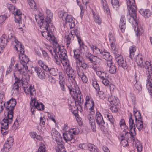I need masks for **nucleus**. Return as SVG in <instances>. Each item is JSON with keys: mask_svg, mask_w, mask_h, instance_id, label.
I'll return each mask as SVG.
<instances>
[{"mask_svg": "<svg viewBox=\"0 0 152 152\" xmlns=\"http://www.w3.org/2000/svg\"><path fill=\"white\" fill-rule=\"evenodd\" d=\"M20 85L21 91H23L26 94L30 93L31 99L30 102L31 106L39 110H43L44 109V105L42 103H39L35 98H33L32 97L34 95V94L35 93V89L34 86L32 85H29L26 78L22 79L21 80H20Z\"/></svg>", "mask_w": 152, "mask_h": 152, "instance_id": "f257e3e1", "label": "nucleus"}, {"mask_svg": "<svg viewBox=\"0 0 152 152\" xmlns=\"http://www.w3.org/2000/svg\"><path fill=\"white\" fill-rule=\"evenodd\" d=\"M127 8L129 13V15H127L129 21L130 22L131 18H133L135 21L137 26L135 25L134 30L136 32V34L137 36L140 35L144 31L142 27L138 26V23L139 22V19L137 16L136 10L137 8L136 6L134 4L135 3V0H128L127 1Z\"/></svg>", "mask_w": 152, "mask_h": 152, "instance_id": "f03ea898", "label": "nucleus"}, {"mask_svg": "<svg viewBox=\"0 0 152 152\" xmlns=\"http://www.w3.org/2000/svg\"><path fill=\"white\" fill-rule=\"evenodd\" d=\"M20 79L21 76L22 78L23 77V75L25 77L28 75L27 72V70L28 69V67L27 66V63L28 61V58L26 55L24 54V47L23 45H22L21 43L20 42ZM25 78V77L24 79Z\"/></svg>", "mask_w": 152, "mask_h": 152, "instance_id": "7ed1b4c3", "label": "nucleus"}, {"mask_svg": "<svg viewBox=\"0 0 152 152\" xmlns=\"http://www.w3.org/2000/svg\"><path fill=\"white\" fill-rule=\"evenodd\" d=\"M16 102L15 99L12 98L9 100L7 101L6 103H4L3 105H5V110L4 114L6 113H8L10 115L12 116V114L13 115V111L14 108L16 105Z\"/></svg>", "mask_w": 152, "mask_h": 152, "instance_id": "20e7f679", "label": "nucleus"}, {"mask_svg": "<svg viewBox=\"0 0 152 152\" xmlns=\"http://www.w3.org/2000/svg\"><path fill=\"white\" fill-rule=\"evenodd\" d=\"M76 128L70 129L67 133L63 134V138L66 142L72 140L75 135L78 134Z\"/></svg>", "mask_w": 152, "mask_h": 152, "instance_id": "39448f33", "label": "nucleus"}, {"mask_svg": "<svg viewBox=\"0 0 152 152\" xmlns=\"http://www.w3.org/2000/svg\"><path fill=\"white\" fill-rule=\"evenodd\" d=\"M8 34V38L7 39V41H8V42H9L12 39L13 48L14 50L17 51L19 56V53L18 52V48L19 47V41L17 39H16L15 36H13V33H10Z\"/></svg>", "mask_w": 152, "mask_h": 152, "instance_id": "423d86ee", "label": "nucleus"}, {"mask_svg": "<svg viewBox=\"0 0 152 152\" xmlns=\"http://www.w3.org/2000/svg\"><path fill=\"white\" fill-rule=\"evenodd\" d=\"M18 64L17 63L15 64V68L14 70V74L15 80H16L15 82L13 85L12 90L18 92L19 90V78L17 77V75L18 74L19 69L18 67Z\"/></svg>", "mask_w": 152, "mask_h": 152, "instance_id": "0eeeda50", "label": "nucleus"}, {"mask_svg": "<svg viewBox=\"0 0 152 152\" xmlns=\"http://www.w3.org/2000/svg\"><path fill=\"white\" fill-rule=\"evenodd\" d=\"M65 63L66 75L68 76V77L75 80V76L74 71L70 66L69 63V61H67V62H65Z\"/></svg>", "mask_w": 152, "mask_h": 152, "instance_id": "6e6552de", "label": "nucleus"}, {"mask_svg": "<svg viewBox=\"0 0 152 152\" xmlns=\"http://www.w3.org/2000/svg\"><path fill=\"white\" fill-rule=\"evenodd\" d=\"M115 60L118 65L124 69H127L129 66V64H127L126 60H124L122 56L121 55L118 54L116 56Z\"/></svg>", "mask_w": 152, "mask_h": 152, "instance_id": "1a4fd4ad", "label": "nucleus"}, {"mask_svg": "<svg viewBox=\"0 0 152 152\" xmlns=\"http://www.w3.org/2000/svg\"><path fill=\"white\" fill-rule=\"evenodd\" d=\"M40 22L38 23L39 24L40 28H45L46 30V31H48L51 29V26L50 27V24H51L50 22L51 21H49L46 20V18L45 20L42 18L41 17L40 18Z\"/></svg>", "mask_w": 152, "mask_h": 152, "instance_id": "9d476101", "label": "nucleus"}, {"mask_svg": "<svg viewBox=\"0 0 152 152\" xmlns=\"http://www.w3.org/2000/svg\"><path fill=\"white\" fill-rule=\"evenodd\" d=\"M58 53L59 55L60 58L61 60L65 62H67V61H69L68 60V57L66 54V51L64 48V47L63 46L61 47V48L58 50Z\"/></svg>", "mask_w": 152, "mask_h": 152, "instance_id": "9b49d317", "label": "nucleus"}, {"mask_svg": "<svg viewBox=\"0 0 152 152\" xmlns=\"http://www.w3.org/2000/svg\"><path fill=\"white\" fill-rule=\"evenodd\" d=\"M95 118L97 124L101 127V129L103 128V127H104V125L105 124V122L101 113L98 111L97 112Z\"/></svg>", "mask_w": 152, "mask_h": 152, "instance_id": "f8f14e48", "label": "nucleus"}, {"mask_svg": "<svg viewBox=\"0 0 152 152\" xmlns=\"http://www.w3.org/2000/svg\"><path fill=\"white\" fill-rule=\"evenodd\" d=\"M7 114V116L5 117V118H4L2 121L1 124L2 125H4V126L7 127H8L9 124H10L12 121V118L13 117V115L12 114V116L10 115L8 113H6L5 114H4L5 115H6V114Z\"/></svg>", "mask_w": 152, "mask_h": 152, "instance_id": "ddd939ff", "label": "nucleus"}, {"mask_svg": "<svg viewBox=\"0 0 152 152\" xmlns=\"http://www.w3.org/2000/svg\"><path fill=\"white\" fill-rule=\"evenodd\" d=\"M64 18V21L65 20L66 23H69V25L70 28H73L75 26V19L73 18L72 16L70 15H68L67 13L66 15L65 16Z\"/></svg>", "mask_w": 152, "mask_h": 152, "instance_id": "4468645a", "label": "nucleus"}, {"mask_svg": "<svg viewBox=\"0 0 152 152\" xmlns=\"http://www.w3.org/2000/svg\"><path fill=\"white\" fill-rule=\"evenodd\" d=\"M34 71L37 73L38 76L40 79L43 80L45 78L46 75L45 71L40 67H35L34 68Z\"/></svg>", "mask_w": 152, "mask_h": 152, "instance_id": "2eb2a0df", "label": "nucleus"}, {"mask_svg": "<svg viewBox=\"0 0 152 152\" xmlns=\"http://www.w3.org/2000/svg\"><path fill=\"white\" fill-rule=\"evenodd\" d=\"M54 27L52 25L51 26V29L50 31H47V36L46 39L48 40L51 42L55 40V37L53 34V31H54Z\"/></svg>", "mask_w": 152, "mask_h": 152, "instance_id": "dca6fc26", "label": "nucleus"}, {"mask_svg": "<svg viewBox=\"0 0 152 152\" xmlns=\"http://www.w3.org/2000/svg\"><path fill=\"white\" fill-rule=\"evenodd\" d=\"M108 36L109 41L110 43H111L110 46L113 53L114 54H116L117 53V50L115 48L114 44L113 43V41H115V39L113 36L112 33L110 32Z\"/></svg>", "mask_w": 152, "mask_h": 152, "instance_id": "f3484780", "label": "nucleus"}, {"mask_svg": "<svg viewBox=\"0 0 152 152\" xmlns=\"http://www.w3.org/2000/svg\"><path fill=\"white\" fill-rule=\"evenodd\" d=\"M105 50H101V53L100 54H99V56L101 57L102 58L106 60H111L112 57L110 55V53L108 52H105Z\"/></svg>", "mask_w": 152, "mask_h": 152, "instance_id": "a211bd4d", "label": "nucleus"}, {"mask_svg": "<svg viewBox=\"0 0 152 152\" xmlns=\"http://www.w3.org/2000/svg\"><path fill=\"white\" fill-rule=\"evenodd\" d=\"M139 12L140 14L145 18H148L151 15V11L148 9H140Z\"/></svg>", "mask_w": 152, "mask_h": 152, "instance_id": "6ab92c4d", "label": "nucleus"}, {"mask_svg": "<svg viewBox=\"0 0 152 152\" xmlns=\"http://www.w3.org/2000/svg\"><path fill=\"white\" fill-rule=\"evenodd\" d=\"M119 25L121 31L123 33L124 32L126 28V20L124 15H122L121 16Z\"/></svg>", "mask_w": 152, "mask_h": 152, "instance_id": "aec40b11", "label": "nucleus"}, {"mask_svg": "<svg viewBox=\"0 0 152 152\" xmlns=\"http://www.w3.org/2000/svg\"><path fill=\"white\" fill-rule=\"evenodd\" d=\"M76 62L77 66L79 65L83 69H86L88 66L83 57L76 61Z\"/></svg>", "mask_w": 152, "mask_h": 152, "instance_id": "412c9836", "label": "nucleus"}, {"mask_svg": "<svg viewBox=\"0 0 152 152\" xmlns=\"http://www.w3.org/2000/svg\"><path fill=\"white\" fill-rule=\"evenodd\" d=\"M51 133L53 138L55 140H57L61 138L59 132L54 128H52L51 130Z\"/></svg>", "mask_w": 152, "mask_h": 152, "instance_id": "4be33fe9", "label": "nucleus"}, {"mask_svg": "<svg viewBox=\"0 0 152 152\" xmlns=\"http://www.w3.org/2000/svg\"><path fill=\"white\" fill-rule=\"evenodd\" d=\"M66 41V46L67 47L69 46L70 44L74 40V36L70 32L68 35L65 36Z\"/></svg>", "mask_w": 152, "mask_h": 152, "instance_id": "5701e85b", "label": "nucleus"}, {"mask_svg": "<svg viewBox=\"0 0 152 152\" xmlns=\"http://www.w3.org/2000/svg\"><path fill=\"white\" fill-rule=\"evenodd\" d=\"M74 56L73 57L76 61L82 58L83 56L80 55L81 52L79 49H75L73 50Z\"/></svg>", "mask_w": 152, "mask_h": 152, "instance_id": "b1692460", "label": "nucleus"}, {"mask_svg": "<svg viewBox=\"0 0 152 152\" xmlns=\"http://www.w3.org/2000/svg\"><path fill=\"white\" fill-rule=\"evenodd\" d=\"M7 37L5 34H3L0 38V45L5 48L7 42H8L6 38Z\"/></svg>", "mask_w": 152, "mask_h": 152, "instance_id": "393cba45", "label": "nucleus"}, {"mask_svg": "<svg viewBox=\"0 0 152 152\" xmlns=\"http://www.w3.org/2000/svg\"><path fill=\"white\" fill-rule=\"evenodd\" d=\"M70 32L72 34H73V36H76L78 41L79 42L80 41L81 36L80 31L78 30V28H74L73 30L71 31Z\"/></svg>", "mask_w": 152, "mask_h": 152, "instance_id": "a878e982", "label": "nucleus"}, {"mask_svg": "<svg viewBox=\"0 0 152 152\" xmlns=\"http://www.w3.org/2000/svg\"><path fill=\"white\" fill-rule=\"evenodd\" d=\"M110 97L108 98V100L110 102L111 104L113 105H118L119 103V100L117 97H113V100H112Z\"/></svg>", "mask_w": 152, "mask_h": 152, "instance_id": "bb28decb", "label": "nucleus"}, {"mask_svg": "<svg viewBox=\"0 0 152 152\" xmlns=\"http://www.w3.org/2000/svg\"><path fill=\"white\" fill-rule=\"evenodd\" d=\"M78 76L80 77L82 81L84 83H86L88 81V79L86 76L85 75L83 71L78 73Z\"/></svg>", "mask_w": 152, "mask_h": 152, "instance_id": "cd10ccee", "label": "nucleus"}, {"mask_svg": "<svg viewBox=\"0 0 152 152\" xmlns=\"http://www.w3.org/2000/svg\"><path fill=\"white\" fill-rule=\"evenodd\" d=\"M92 12L93 13L94 21L96 23H98L99 25L101 24L102 21L100 18V17L99 15L98 14L96 13L93 11H92Z\"/></svg>", "mask_w": 152, "mask_h": 152, "instance_id": "c85d7f7f", "label": "nucleus"}, {"mask_svg": "<svg viewBox=\"0 0 152 152\" xmlns=\"http://www.w3.org/2000/svg\"><path fill=\"white\" fill-rule=\"evenodd\" d=\"M12 13L15 16L14 21L15 22L19 24V13L18 10L16 9L15 11L12 12Z\"/></svg>", "mask_w": 152, "mask_h": 152, "instance_id": "c756f323", "label": "nucleus"}, {"mask_svg": "<svg viewBox=\"0 0 152 152\" xmlns=\"http://www.w3.org/2000/svg\"><path fill=\"white\" fill-rule=\"evenodd\" d=\"M46 13L47 15V16L45 18H46V20L49 21H51V19L52 18L53 16V13L49 10H46Z\"/></svg>", "mask_w": 152, "mask_h": 152, "instance_id": "7c9ffc66", "label": "nucleus"}, {"mask_svg": "<svg viewBox=\"0 0 152 152\" xmlns=\"http://www.w3.org/2000/svg\"><path fill=\"white\" fill-rule=\"evenodd\" d=\"M135 143L137 150V152H141L142 151V145L141 142L137 140L136 141H135Z\"/></svg>", "mask_w": 152, "mask_h": 152, "instance_id": "2f4dec72", "label": "nucleus"}, {"mask_svg": "<svg viewBox=\"0 0 152 152\" xmlns=\"http://www.w3.org/2000/svg\"><path fill=\"white\" fill-rule=\"evenodd\" d=\"M89 121L91 127L92 129L93 132H95L96 131V126L94 119L90 120Z\"/></svg>", "mask_w": 152, "mask_h": 152, "instance_id": "473e14b6", "label": "nucleus"}, {"mask_svg": "<svg viewBox=\"0 0 152 152\" xmlns=\"http://www.w3.org/2000/svg\"><path fill=\"white\" fill-rule=\"evenodd\" d=\"M136 47L135 46H131L129 48L130 55L129 57L131 59L133 58L134 53L136 51Z\"/></svg>", "mask_w": 152, "mask_h": 152, "instance_id": "72a5a7b5", "label": "nucleus"}, {"mask_svg": "<svg viewBox=\"0 0 152 152\" xmlns=\"http://www.w3.org/2000/svg\"><path fill=\"white\" fill-rule=\"evenodd\" d=\"M111 3L113 8L116 10L119 7L118 0H111Z\"/></svg>", "mask_w": 152, "mask_h": 152, "instance_id": "f704fd0d", "label": "nucleus"}, {"mask_svg": "<svg viewBox=\"0 0 152 152\" xmlns=\"http://www.w3.org/2000/svg\"><path fill=\"white\" fill-rule=\"evenodd\" d=\"M52 42L53 43V44L54 48L53 50L54 52L56 51V50L59 49L61 48V47L63 46L60 45L58 43L57 41H56L55 40Z\"/></svg>", "mask_w": 152, "mask_h": 152, "instance_id": "c9c22d12", "label": "nucleus"}, {"mask_svg": "<svg viewBox=\"0 0 152 152\" xmlns=\"http://www.w3.org/2000/svg\"><path fill=\"white\" fill-rule=\"evenodd\" d=\"M73 96H72V97L74 99H75L76 98H77V97H82L81 95V92L80 91V89L78 90V91H75Z\"/></svg>", "mask_w": 152, "mask_h": 152, "instance_id": "e433bc0d", "label": "nucleus"}, {"mask_svg": "<svg viewBox=\"0 0 152 152\" xmlns=\"http://www.w3.org/2000/svg\"><path fill=\"white\" fill-rule=\"evenodd\" d=\"M29 4L31 8L34 10H36L37 9V7L36 3L34 0H30L29 2Z\"/></svg>", "mask_w": 152, "mask_h": 152, "instance_id": "4c0bfd02", "label": "nucleus"}, {"mask_svg": "<svg viewBox=\"0 0 152 152\" xmlns=\"http://www.w3.org/2000/svg\"><path fill=\"white\" fill-rule=\"evenodd\" d=\"M106 115L107 118V119L110 122L111 124L113 125V126L114 127V122L115 120L113 116L111 114H106Z\"/></svg>", "mask_w": 152, "mask_h": 152, "instance_id": "58836bf2", "label": "nucleus"}, {"mask_svg": "<svg viewBox=\"0 0 152 152\" xmlns=\"http://www.w3.org/2000/svg\"><path fill=\"white\" fill-rule=\"evenodd\" d=\"M132 115L131 114V116L129 119V128H130V129H132L134 126H135V124L134 122V120L132 117Z\"/></svg>", "mask_w": 152, "mask_h": 152, "instance_id": "ea45409f", "label": "nucleus"}, {"mask_svg": "<svg viewBox=\"0 0 152 152\" xmlns=\"http://www.w3.org/2000/svg\"><path fill=\"white\" fill-rule=\"evenodd\" d=\"M64 142L59 146H58L57 147L58 149H56V152H66L65 149H64Z\"/></svg>", "mask_w": 152, "mask_h": 152, "instance_id": "a19ab883", "label": "nucleus"}, {"mask_svg": "<svg viewBox=\"0 0 152 152\" xmlns=\"http://www.w3.org/2000/svg\"><path fill=\"white\" fill-rule=\"evenodd\" d=\"M67 12H64V11L62 10L59 11L58 13V15L59 17L62 19V20H64V19L65 18V16L66 15Z\"/></svg>", "mask_w": 152, "mask_h": 152, "instance_id": "79ce46f5", "label": "nucleus"}, {"mask_svg": "<svg viewBox=\"0 0 152 152\" xmlns=\"http://www.w3.org/2000/svg\"><path fill=\"white\" fill-rule=\"evenodd\" d=\"M18 118H17L16 119L15 121L14 122L13 124V125L12 129V130H13L14 131H15L17 129L18 127L19 123H18Z\"/></svg>", "mask_w": 152, "mask_h": 152, "instance_id": "37998d69", "label": "nucleus"}, {"mask_svg": "<svg viewBox=\"0 0 152 152\" xmlns=\"http://www.w3.org/2000/svg\"><path fill=\"white\" fill-rule=\"evenodd\" d=\"M91 106L89 108L90 110V114L93 115L94 113V103L93 99H91Z\"/></svg>", "mask_w": 152, "mask_h": 152, "instance_id": "c03bdc74", "label": "nucleus"}, {"mask_svg": "<svg viewBox=\"0 0 152 152\" xmlns=\"http://www.w3.org/2000/svg\"><path fill=\"white\" fill-rule=\"evenodd\" d=\"M109 67L110 68L109 71L110 73L111 74H114L116 72L117 68L114 65H112Z\"/></svg>", "mask_w": 152, "mask_h": 152, "instance_id": "a18cd8bd", "label": "nucleus"}, {"mask_svg": "<svg viewBox=\"0 0 152 152\" xmlns=\"http://www.w3.org/2000/svg\"><path fill=\"white\" fill-rule=\"evenodd\" d=\"M96 73L101 79L106 77V74L104 72H102L101 71H98L96 72Z\"/></svg>", "mask_w": 152, "mask_h": 152, "instance_id": "49530a36", "label": "nucleus"}, {"mask_svg": "<svg viewBox=\"0 0 152 152\" xmlns=\"http://www.w3.org/2000/svg\"><path fill=\"white\" fill-rule=\"evenodd\" d=\"M13 145L10 144L9 143L5 142L4 147L5 148V152H9L10 151V149L11 148L12 146Z\"/></svg>", "mask_w": 152, "mask_h": 152, "instance_id": "de8ad7c7", "label": "nucleus"}, {"mask_svg": "<svg viewBox=\"0 0 152 152\" xmlns=\"http://www.w3.org/2000/svg\"><path fill=\"white\" fill-rule=\"evenodd\" d=\"M117 105L109 106L110 109L113 113H116L118 111V108L117 107Z\"/></svg>", "mask_w": 152, "mask_h": 152, "instance_id": "09e8293b", "label": "nucleus"}, {"mask_svg": "<svg viewBox=\"0 0 152 152\" xmlns=\"http://www.w3.org/2000/svg\"><path fill=\"white\" fill-rule=\"evenodd\" d=\"M67 87L69 90L70 94L71 95L72 97V96H73V95H74L75 92V90L74 89V87H72L71 85L67 86Z\"/></svg>", "mask_w": 152, "mask_h": 152, "instance_id": "8fccbe9b", "label": "nucleus"}, {"mask_svg": "<svg viewBox=\"0 0 152 152\" xmlns=\"http://www.w3.org/2000/svg\"><path fill=\"white\" fill-rule=\"evenodd\" d=\"M6 5L7 8L9 9L10 11H11L12 12L15 11H14L16 10L15 6H13L12 4H9L7 3Z\"/></svg>", "mask_w": 152, "mask_h": 152, "instance_id": "3c124183", "label": "nucleus"}, {"mask_svg": "<svg viewBox=\"0 0 152 152\" xmlns=\"http://www.w3.org/2000/svg\"><path fill=\"white\" fill-rule=\"evenodd\" d=\"M20 21L21 22L20 24V31H21L23 34L24 35L23 33H24V31H26L22 28V27H24L25 26L24 21L23 20V22L22 21Z\"/></svg>", "mask_w": 152, "mask_h": 152, "instance_id": "603ef678", "label": "nucleus"}, {"mask_svg": "<svg viewBox=\"0 0 152 152\" xmlns=\"http://www.w3.org/2000/svg\"><path fill=\"white\" fill-rule=\"evenodd\" d=\"M91 99H93L91 97H90V96H87L86 97V102L85 104L84 105V108L85 109H87V104H90V102H91Z\"/></svg>", "mask_w": 152, "mask_h": 152, "instance_id": "864d4df0", "label": "nucleus"}, {"mask_svg": "<svg viewBox=\"0 0 152 152\" xmlns=\"http://www.w3.org/2000/svg\"><path fill=\"white\" fill-rule=\"evenodd\" d=\"M134 115L135 121L138 120H142V117L140 112H138L137 113L134 114Z\"/></svg>", "mask_w": 152, "mask_h": 152, "instance_id": "5fc2aeb1", "label": "nucleus"}, {"mask_svg": "<svg viewBox=\"0 0 152 152\" xmlns=\"http://www.w3.org/2000/svg\"><path fill=\"white\" fill-rule=\"evenodd\" d=\"M94 56V55L91 54L90 53H88L86 54V57H87V58L92 63V60H93Z\"/></svg>", "mask_w": 152, "mask_h": 152, "instance_id": "6e6d98bb", "label": "nucleus"}, {"mask_svg": "<svg viewBox=\"0 0 152 152\" xmlns=\"http://www.w3.org/2000/svg\"><path fill=\"white\" fill-rule=\"evenodd\" d=\"M78 43L80 45V49L81 51L82 50V49H84L85 48V47L86 48H87V46L85 45L84 44V43L83 42H82V40L81 39V38H80V41L79 42H78Z\"/></svg>", "mask_w": 152, "mask_h": 152, "instance_id": "4d7b16f0", "label": "nucleus"}, {"mask_svg": "<svg viewBox=\"0 0 152 152\" xmlns=\"http://www.w3.org/2000/svg\"><path fill=\"white\" fill-rule=\"evenodd\" d=\"M134 86L135 88L139 91H141L142 89V87L141 84L137 83L136 81V82L134 84Z\"/></svg>", "mask_w": 152, "mask_h": 152, "instance_id": "13d9d810", "label": "nucleus"}, {"mask_svg": "<svg viewBox=\"0 0 152 152\" xmlns=\"http://www.w3.org/2000/svg\"><path fill=\"white\" fill-rule=\"evenodd\" d=\"M77 98H76L75 99H74L75 101L76 104H77V103L78 102L79 106L81 107L80 103H81V102H83V99L81 100L82 97H77Z\"/></svg>", "mask_w": 152, "mask_h": 152, "instance_id": "bf43d9fd", "label": "nucleus"}, {"mask_svg": "<svg viewBox=\"0 0 152 152\" xmlns=\"http://www.w3.org/2000/svg\"><path fill=\"white\" fill-rule=\"evenodd\" d=\"M48 72L50 74L53 76H56L57 75V73L55 72V69L54 68H50Z\"/></svg>", "mask_w": 152, "mask_h": 152, "instance_id": "052dcab7", "label": "nucleus"}, {"mask_svg": "<svg viewBox=\"0 0 152 152\" xmlns=\"http://www.w3.org/2000/svg\"><path fill=\"white\" fill-rule=\"evenodd\" d=\"M40 50L42 52L43 57L46 59H48L49 56L47 52L45 50H42L41 48H40Z\"/></svg>", "mask_w": 152, "mask_h": 152, "instance_id": "680f3d73", "label": "nucleus"}, {"mask_svg": "<svg viewBox=\"0 0 152 152\" xmlns=\"http://www.w3.org/2000/svg\"><path fill=\"white\" fill-rule=\"evenodd\" d=\"M7 33L9 34L10 33H13L14 32L13 31V28L12 26L9 25L7 26Z\"/></svg>", "mask_w": 152, "mask_h": 152, "instance_id": "e2e57ef3", "label": "nucleus"}, {"mask_svg": "<svg viewBox=\"0 0 152 152\" xmlns=\"http://www.w3.org/2000/svg\"><path fill=\"white\" fill-rule=\"evenodd\" d=\"M45 146L44 144L42 145L39 148L38 151L40 152H45Z\"/></svg>", "mask_w": 152, "mask_h": 152, "instance_id": "0e129e2a", "label": "nucleus"}, {"mask_svg": "<svg viewBox=\"0 0 152 152\" xmlns=\"http://www.w3.org/2000/svg\"><path fill=\"white\" fill-rule=\"evenodd\" d=\"M48 80L53 83H55L56 82L54 78L51 76H48Z\"/></svg>", "mask_w": 152, "mask_h": 152, "instance_id": "69168bd1", "label": "nucleus"}, {"mask_svg": "<svg viewBox=\"0 0 152 152\" xmlns=\"http://www.w3.org/2000/svg\"><path fill=\"white\" fill-rule=\"evenodd\" d=\"M88 149L90 151H92V149L94 148H97L95 146L94 144H91V143H89L88 145Z\"/></svg>", "mask_w": 152, "mask_h": 152, "instance_id": "338daca9", "label": "nucleus"}, {"mask_svg": "<svg viewBox=\"0 0 152 152\" xmlns=\"http://www.w3.org/2000/svg\"><path fill=\"white\" fill-rule=\"evenodd\" d=\"M102 80V83L105 86H107L109 85V81L108 79L104 78Z\"/></svg>", "mask_w": 152, "mask_h": 152, "instance_id": "774afa93", "label": "nucleus"}]
</instances>
